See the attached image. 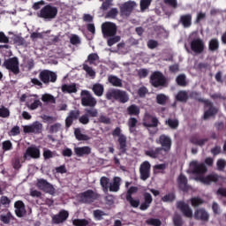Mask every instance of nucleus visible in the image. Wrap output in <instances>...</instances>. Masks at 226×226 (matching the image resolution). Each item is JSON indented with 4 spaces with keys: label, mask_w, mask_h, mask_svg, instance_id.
<instances>
[{
    "label": "nucleus",
    "mask_w": 226,
    "mask_h": 226,
    "mask_svg": "<svg viewBox=\"0 0 226 226\" xmlns=\"http://www.w3.org/2000/svg\"><path fill=\"white\" fill-rule=\"evenodd\" d=\"M194 218L200 222H209V213L204 207L196 208L194 211Z\"/></svg>",
    "instance_id": "obj_17"
},
{
    "label": "nucleus",
    "mask_w": 226,
    "mask_h": 226,
    "mask_svg": "<svg viewBox=\"0 0 226 226\" xmlns=\"http://www.w3.org/2000/svg\"><path fill=\"white\" fill-rule=\"evenodd\" d=\"M74 152L77 154V156H86V154H91V147H78L74 148Z\"/></svg>",
    "instance_id": "obj_31"
},
{
    "label": "nucleus",
    "mask_w": 226,
    "mask_h": 226,
    "mask_svg": "<svg viewBox=\"0 0 226 226\" xmlns=\"http://www.w3.org/2000/svg\"><path fill=\"white\" fill-rule=\"evenodd\" d=\"M199 102L204 103L205 107H208V109L205 111L203 115L204 121H207V118L213 117V116H216V114H218V109L215 108V105H213V102H211L210 101L199 99Z\"/></svg>",
    "instance_id": "obj_3"
},
{
    "label": "nucleus",
    "mask_w": 226,
    "mask_h": 226,
    "mask_svg": "<svg viewBox=\"0 0 226 226\" xmlns=\"http://www.w3.org/2000/svg\"><path fill=\"white\" fill-rule=\"evenodd\" d=\"M108 81L114 87H123V79H119L117 76L109 75Z\"/></svg>",
    "instance_id": "obj_29"
},
{
    "label": "nucleus",
    "mask_w": 226,
    "mask_h": 226,
    "mask_svg": "<svg viewBox=\"0 0 226 226\" xmlns=\"http://www.w3.org/2000/svg\"><path fill=\"white\" fill-rule=\"evenodd\" d=\"M43 157H44V160H49V158H54V152L49 149H44Z\"/></svg>",
    "instance_id": "obj_61"
},
{
    "label": "nucleus",
    "mask_w": 226,
    "mask_h": 226,
    "mask_svg": "<svg viewBox=\"0 0 226 226\" xmlns=\"http://www.w3.org/2000/svg\"><path fill=\"white\" fill-rule=\"evenodd\" d=\"M137 6V3L135 1H129L124 3L120 6V13L123 17H128L132 11H133V8Z\"/></svg>",
    "instance_id": "obj_13"
},
{
    "label": "nucleus",
    "mask_w": 226,
    "mask_h": 226,
    "mask_svg": "<svg viewBox=\"0 0 226 226\" xmlns=\"http://www.w3.org/2000/svg\"><path fill=\"white\" fill-rule=\"evenodd\" d=\"M166 152L163 148H156L155 150H149L146 152L147 156H150V158H162L163 154Z\"/></svg>",
    "instance_id": "obj_28"
},
{
    "label": "nucleus",
    "mask_w": 226,
    "mask_h": 226,
    "mask_svg": "<svg viewBox=\"0 0 226 226\" xmlns=\"http://www.w3.org/2000/svg\"><path fill=\"white\" fill-rule=\"evenodd\" d=\"M137 123H138V121L136 120L135 117H131L128 120L129 130L132 133H133L135 132V126H137Z\"/></svg>",
    "instance_id": "obj_48"
},
{
    "label": "nucleus",
    "mask_w": 226,
    "mask_h": 226,
    "mask_svg": "<svg viewBox=\"0 0 226 226\" xmlns=\"http://www.w3.org/2000/svg\"><path fill=\"white\" fill-rule=\"evenodd\" d=\"M153 0H140L139 5L141 11H146L149 6H151V3Z\"/></svg>",
    "instance_id": "obj_49"
},
{
    "label": "nucleus",
    "mask_w": 226,
    "mask_h": 226,
    "mask_svg": "<svg viewBox=\"0 0 226 226\" xmlns=\"http://www.w3.org/2000/svg\"><path fill=\"white\" fill-rule=\"evenodd\" d=\"M119 89H109L107 93H106V98L107 100H117V93H118Z\"/></svg>",
    "instance_id": "obj_43"
},
{
    "label": "nucleus",
    "mask_w": 226,
    "mask_h": 226,
    "mask_svg": "<svg viewBox=\"0 0 226 226\" xmlns=\"http://www.w3.org/2000/svg\"><path fill=\"white\" fill-rule=\"evenodd\" d=\"M158 118L146 114L144 118H143V124L147 128H156L158 126Z\"/></svg>",
    "instance_id": "obj_18"
},
{
    "label": "nucleus",
    "mask_w": 226,
    "mask_h": 226,
    "mask_svg": "<svg viewBox=\"0 0 226 226\" xmlns=\"http://www.w3.org/2000/svg\"><path fill=\"white\" fill-rule=\"evenodd\" d=\"M129 116H139L140 114V108L135 104H132L127 108Z\"/></svg>",
    "instance_id": "obj_38"
},
{
    "label": "nucleus",
    "mask_w": 226,
    "mask_h": 226,
    "mask_svg": "<svg viewBox=\"0 0 226 226\" xmlns=\"http://www.w3.org/2000/svg\"><path fill=\"white\" fill-rule=\"evenodd\" d=\"M176 82L180 87H186L188 86V82L186 81V74H179L176 78Z\"/></svg>",
    "instance_id": "obj_34"
},
{
    "label": "nucleus",
    "mask_w": 226,
    "mask_h": 226,
    "mask_svg": "<svg viewBox=\"0 0 226 226\" xmlns=\"http://www.w3.org/2000/svg\"><path fill=\"white\" fill-rule=\"evenodd\" d=\"M74 135L77 140H89L91 138L87 134H83L80 129H75Z\"/></svg>",
    "instance_id": "obj_42"
},
{
    "label": "nucleus",
    "mask_w": 226,
    "mask_h": 226,
    "mask_svg": "<svg viewBox=\"0 0 226 226\" xmlns=\"http://www.w3.org/2000/svg\"><path fill=\"white\" fill-rule=\"evenodd\" d=\"M102 31L104 38H109L117 33V26L112 22H105L102 25Z\"/></svg>",
    "instance_id": "obj_7"
},
{
    "label": "nucleus",
    "mask_w": 226,
    "mask_h": 226,
    "mask_svg": "<svg viewBox=\"0 0 226 226\" xmlns=\"http://www.w3.org/2000/svg\"><path fill=\"white\" fill-rule=\"evenodd\" d=\"M208 140L209 139L207 138L199 139V136L197 135H192L190 138L191 144H193L194 146H200V147H202L203 146H205L206 142H207Z\"/></svg>",
    "instance_id": "obj_30"
},
{
    "label": "nucleus",
    "mask_w": 226,
    "mask_h": 226,
    "mask_svg": "<svg viewBox=\"0 0 226 226\" xmlns=\"http://www.w3.org/2000/svg\"><path fill=\"white\" fill-rule=\"evenodd\" d=\"M39 78L43 84H49V82H56L57 80V74L49 70H44L40 72Z\"/></svg>",
    "instance_id": "obj_9"
},
{
    "label": "nucleus",
    "mask_w": 226,
    "mask_h": 226,
    "mask_svg": "<svg viewBox=\"0 0 226 226\" xmlns=\"http://www.w3.org/2000/svg\"><path fill=\"white\" fill-rule=\"evenodd\" d=\"M63 93H77V85L75 83L71 85H64L62 86Z\"/></svg>",
    "instance_id": "obj_37"
},
{
    "label": "nucleus",
    "mask_w": 226,
    "mask_h": 226,
    "mask_svg": "<svg viewBox=\"0 0 226 226\" xmlns=\"http://www.w3.org/2000/svg\"><path fill=\"white\" fill-rule=\"evenodd\" d=\"M147 223L148 225H153V226H160L162 225V222L158 219H148L147 221Z\"/></svg>",
    "instance_id": "obj_62"
},
{
    "label": "nucleus",
    "mask_w": 226,
    "mask_h": 226,
    "mask_svg": "<svg viewBox=\"0 0 226 226\" xmlns=\"http://www.w3.org/2000/svg\"><path fill=\"white\" fill-rule=\"evenodd\" d=\"M150 82L154 87H160L167 84V79H165V76L162 74V72H154L150 77Z\"/></svg>",
    "instance_id": "obj_6"
},
{
    "label": "nucleus",
    "mask_w": 226,
    "mask_h": 226,
    "mask_svg": "<svg viewBox=\"0 0 226 226\" xmlns=\"http://www.w3.org/2000/svg\"><path fill=\"white\" fill-rule=\"evenodd\" d=\"M177 184L182 192H188V190H190V187L188 186V178H186V176L180 174L177 178Z\"/></svg>",
    "instance_id": "obj_22"
},
{
    "label": "nucleus",
    "mask_w": 226,
    "mask_h": 226,
    "mask_svg": "<svg viewBox=\"0 0 226 226\" xmlns=\"http://www.w3.org/2000/svg\"><path fill=\"white\" fill-rule=\"evenodd\" d=\"M191 50L194 54H202L206 49V43L200 38L193 39L190 43Z\"/></svg>",
    "instance_id": "obj_8"
},
{
    "label": "nucleus",
    "mask_w": 226,
    "mask_h": 226,
    "mask_svg": "<svg viewBox=\"0 0 226 226\" xmlns=\"http://www.w3.org/2000/svg\"><path fill=\"white\" fill-rule=\"evenodd\" d=\"M196 181H200L203 185H207V186H209L210 185H213V183L216 185V183L220 181V176L216 173H210L205 177L204 176L197 177Z\"/></svg>",
    "instance_id": "obj_4"
},
{
    "label": "nucleus",
    "mask_w": 226,
    "mask_h": 226,
    "mask_svg": "<svg viewBox=\"0 0 226 226\" xmlns=\"http://www.w3.org/2000/svg\"><path fill=\"white\" fill-rule=\"evenodd\" d=\"M190 96L188 95V92L185 90H180L176 95L177 102H180L181 103H186L188 102Z\"/></svg>",
    "instance_id": "obj_32"
},
{
    "label": "nucleus",
    "mask_w": 226,
    "mask_h": 226,
    "mask_svg": "<svg viewBox=\"0 0 226 226\" xmlns=\"http://www.w3.org/2000/svg\"><path fill=\"white\" fill-rule=\"evenodd\" d=\"M20 102H25L29 110H36L38 107H41V101L38 94H22Z\"/></svg>",
    "instance_id": "obj_2"
},
{
    "label": "nucleus",
    "mask_w": 226,
    "mask_h": 226,
    "mask_svg": "<svg viewBox=\"0 0 226 226\" xmlns=\"http://www.w3.org/2000/svg\"><path fill=\"white\" fill-rule=\"evenodd\" d=\"M126 200L129 201L132 207H139V206H140L139 199H133L132 196H126Z\"/></svg>",
    "instance_id": "obj_45"
},
{
    "label": "nucleus",
    "mask_w": 226,
    "mask_h": 226,
    "mask_svg": "<svg viewBox=\"0 0 226 226\" xmlns=\"http://www.w3.org/2000/svg\"><path fill=\"white\" fill-rule=\"evenodd\" d=\"M79 116H80V111L79 109L71 110L65 118V126L66 128H70L72 124H73V121L75 119L79 118Z\"/></svg>",
    "instance_id": "obj_20"
},
{
    "label": "nucleus",
    "mask_w": 226,
    "mask_h": 226,
    "mask_svg": "<svg viewBox=\"0 0 226 226\" xmlns=\"http://www.w3.org/2000/svg\"><path fill=\"white\" fill-rule=\"evenodd\" d=\"M173 223L174 226H183L185 222H183V217H181V215H175L173 217Z\"/></svg>",
    "instance_id": "obj_56"
},
{
    "label": "nucleus",
    "mask_w": 226,
    "mask_h": 226,
    "mask_svg": "<svg viewBox=\"0 0 226 226\" xmlns=\"http://www.w3.org/2000/svg\"><path fill=\"white\" fill-rule=\"evenodd\" d=\"M25 158H40V148L35 147H30L26 149Z\"/></svg>",
    "instance_id": "obj_26"
},
{
    "label": "nucleus",
    "mask_w": 226,
    "mask_h": 226,
    "mask_svg": "<svg viewBox=\"0 0 226 226\" xmlns=\"http://www.w3.org/2000/svg\"><path fill=\"white\" fill-rule=\"evenodd\" d=\"M204 19H206V13L202 11L199 12L196 17L195 24H200V22H201V20H204Z\"/></svg>",
    "instance_id": "obj_63"
},
{
    "label": "nucleus",
    "mask_w": 226,
    "mask_h": 226,
    "mask_svg": "<svg viewBox=\"0 0 226 226\" xmlns=\"http://www.w3.org/2000/svg\"><path fill=\"white\" fill-rule=\"evenodd\" d=\"M121 41V37L120 36H115L112 38H109L108 40V45L109 47H112V45H115V43H117V41Z\"/></svg>",
    "instance_id": "obj_60"
},
{
    "label": "nucleus",
    "mask_w": 226,
    "mask_h": 226,
    "mask_svg": "<svg viewBox=\"0 0 226 226\" xmlns=\"http://www.w3.org/2000/svg\"><path fill=\"white\" fill-rule=\"evenodd\" d=\"M37 187L40 190L46 192V193H50V195H54V192H55L54 186H52V185H50L45 179H41V178L38 179L37 180Z\"/></svg>",
    "instance_id": "obj_16"
},
{
    "label": "nucleus",
    "mask_w": 226,
    "mask_h": 226,
    "mask_svg": "<svg viewBox=\"0 0 226 226\" xmlns=\"http://www.w3.org/2000/svg\"><path fill=\"white\" fill-rule=\"evenodd\" d=\"M57 7L51 4H47L40 10V11L37 13V17H39V19H42V20H45V22H50L51 20H54L56 17H57Z\"/></svg>",
    "instance_id": "obj_1"
},
{
    "label": "nucleus",
    "mask_w": 226,
    "mask_h": 226,
    "mask_svg": "<svg viewBox=\"0 0 226 226\" xmlns=\"http://www.w3.org/2000/svg\"><path fill=\"white\" fill-rule=\"evenodd\" d=\"M110 180L109 179V177H102L100 179V184L101 186L102 187V191L104 192V193H109V186Z\"/></svg>",
    "instance_id": "obj_35"
},
{
    "label": "nucleus",
    "mask_w": 226,
    "mask_h": 226,
    "mask_svg": "<svg viewBox=\"0 0 226 226\" xmlns=\"http://www.w3.org/2000/svg\"><path fill=\"white\" fill-rule=\"evenodd\" d=\"M157 103L160 105H163L167 103V101L169 100V97H166L165 94H160L156 96Z\"/></svg>",
    "instance_id": "obj_54"
},
{
    "label": "nucleus",
    "mask_w": 226,
    "mask_h": 226,
    "mask_svg": "<svg viewBox=\"0 0 226 226\" xmlns=\"http://www.w3.org/2000/svg\"><path fill=\"white\" fill-rule=\"evenodd\" d=\"M83 70L87 72V74L91 77L92 79H94L96 77V72L94 70H93L92 67H89L87 64H83Z\"/></svg>",
    "instance_id": "obj_46"
},
{
    "label": "nucleus",
    "mask_w": 226,
    "mask_h": 226,
    "mask_svg": "<svg viewBox=\"0 0 226 226\" xmlns=\"http://www.w3.org/2000/svg\"><path fill=\"white\" fill-rule=\"evenodd\" d=\"M177 207L185 218H193V210H192L189 204H186L185 201H178L177 202Z\"/></svg>",
    "instance_id": "obj_11"
},
{
    "label": "nucleus",
    "mask_w": 226,
    "mask_h": 226,
    "mask_svg": "<svg viewBox=\"0 0 226 226\" xmlns=\"http://www.w3.org/2000/svg\"><path fill=\"white\" fill-rule=\"evenodd\" d=\"M139 174L140 179H142V181L149 179V176H151V163H149V162L145 161L140 164Z\"/></svg>",
    "instance_id": "obj_12"
},
{
    "label": "nucleus",
    "mask_w": 226,
    "mask_h": 226,
    "mask_svg": "<svg viewBox=\"0 0 226 226\" xmlns=\"http://www.w3.org/2000/svg\"><path fill=\"white\" fill-rule=\"evenodd\" d=\"M192 172L197 176H203L207 172V167L205 163H199L197 162H191Z\"/></svg>",
    "instance_id": "obj_14"
},
{
    "label": "nucleus",
    "mask_w": 226,
    "mask_h": 226,
    "mask_svg": "<svg viewBox=\"0 0 226 226\" xmlns=\"http://www.w3.org/2000/svg\"><path fill=\"white\" fill-rule=\"evenodd\" d=\"M117 13H119V11H117V8H112L105 16V19H116L117 17Z\"/></svg>",
    "instance_id": "obj_52"
},
{
    "label": "nucleus",
    "mask_w": 226,
    "mask_h": 226,
    "mask_svg": "<svg viewBox=\"0 0 226 226\" xmlns=\"http://www.w3.org/2000/svg\"><path fill=\"white\" fill-rule=\"evenodd\" d=\"M117 100L120 102L121 103H126L128 100H130V97H128V94L123 90H118V93L117 94Z\"/></svg>",
    "instance_id": "obj_36"
},
{
    "label": "nucleus",
    "mask_w": 226,
    "mask_h": 226,
    "mask_svg": "<svg viewBox=\"0 0 226 226\" xmlns=\"http://www.w3.org/2000/svg\"><path fill=\"white\" fill-rule=\"evenodd\" d=\"M68 216H70L68 211L61 210L59 214L52 216V222L56 224L63 223L64 222H66V220H68Z\"/></svg>",
    "instance_id": "obj_19"
},
{
    "label": "nucleus",
    "mask_w": 226,
    "mask_h": 226,
    "mask_svg": "<svg viewBox=\"0 0 226 226\" xmlns=\"http://www.w3.org/2000/svg\"><path fill=\"white\" fill-rule=\"evenodd\" d=\"M100 59V56H98V54L96 53H92L88 55L87 60L90 63V64H96V61Z\"/></svg>",
    "instance_id": "obj_51"
},
{
    "label": "nucleus",
    "mask_w": 226,
    "mask_h": 226,
    "mask_svg": "<svg viewBox=\"0 0 226 226\" xmlns=\"http://www.w3.org/2000/svg\"><path fill=\"white\" fill-rule=\"evenodd\" d=\"M4 66H5V68L7 70H10L11 72H12V73H15V75H17V73H19V58L18 57H13L11 59H8L4 62Z\"/></svg>",
    "instance_id": "obj_15"
},
{
    "label": "nucleus",
    "mask_w": 226,
    "mask_h": 226,
    "mask_svg": "<svg viewBox=\"0 0 226 226\" xmlns=\"http://www.w3.org/2000/svg\"><path fill=\"white\" fill-rule=\"evenodd\" d=\"M81 202H93L96 199V193L91 190H87L79 195Z\"/></svg>",
    "instance_id": "obj_21"
},
{
    "label": "nucleus",
    "mask_w": 226,
    "mask_h": 226,
    "mask_svg": "<svg viewBox=\"0 0 226 226\" xmlns=\"http://www.w3.org/2000/svg\"><path fill=\"white\" fill-rule=\"evenodd\" d=\"M157 144H161L164 151L170 149V138L165 135L160 136L159 139L156 140Z\"/></svg>",
    "instance_id": "obj_27"
},
{
    "label": "nucleus",
    "mask_w": 226,
    "mask_h": 226,
    "mask_svg": "<svg viewBox=\"0 0 226 226\" xmlns=\"http://www.w3.org/2000/svg\"><path fill=\"white\" fill-rule=\"evenodd\" d=\"M220 49V41L217 38H213L208 42V50L210 52H216Z\"/></svg>",
    "instance_id": "obj_33"
},
{
    "label": "nucleus",
    "mask_w": 226,
    "mask_h": 226,
    "mask_svg": "<svg viewBox=\"0 0 226 226\" xmlns=\"http://www.w3.org/2000/svg\"><path fill=\"white\" fill-rule=\"evenodd\" d=\"M0 219L4 223H10V221L11 220V213L7 212L5 214H2L0 215Z\"/></svg>",
    "instance_id": "obj_53"
},
{
    "label": "nucleus",
    "mask_w": 226,
    "mask_h": 226,
    "mask_svg": "<svg viewBox=\"0 0 226 226\" xmlns=\"http://www.w3.org/2000/svg\"><path fill=\"white\" fill-rule=\"evenodd\" d=\"M121 181H122L121 177H115L113 178L112 183H109L108 191L109 190V192H117L121 188Z\"/></svg>",
    "instance_id": "obj_25"
},
{
    "label": "nucleus",
    "mask_w": 226,
    "mask_h": 226,
    "mask_svg": "<svg viewBox=\"0 0 226 226\" xmlns=\"http://www.w3.org/2000/svg\"><path fill=\"white\" fill-rule=\"evenodd\" d=\"M202 204H204V200H202V198L192 197L191 199V205L192 207H199V206H202Z\"/></svg>",
    "instance_id": "obj_44"
},
{
    "label": "nucleus",
    "mask_w": 226,
    "mask_h": 226,
    "mask_svg": "<svg viewBox=\"0 0 226 226\" xmlns=\"http://www.w3.org/2000/svg\"><path fill=\"white\" fill-rule=\"evenodd\" d=\"M15 207V213L16 216H19V218H22L26 215V206L24 205V202L18 200L14 204Z\"/></svg>",
    "instance_id": "obj_23"
},
{
    "label": "nucleus",
    "mask_w": 226,
    "mask_h": 226,
    "mask_svg": "<svg viewBox=\"0 0 226 226\" xmlns=\"http://www.w3.org/2000/svg\"><path fill=\"white\" fill-rule=\"evenodd\" d=\"M72 224L75 226H87L89 225V221L86 219H74L72 220Z\"/></svg>",
    "instance_id": "obj_47"
},
{
    "label": "nucleus",
    "mask_w": 226,
    "mask_h": 226,
    "mask_svg": "<svg viewBox=\"0 0 226 226\" xmlns=\"http://www.w3.org/2000/svg\"><path fill=\"white\" fill-rule=\"evenodd\" d=\"M192 16L191 13L181 15L179 24H181L185 29H188V27H192Z\"/></svg>",
    "instance_id": "obj_24"
},
{
    "label": "nucleus",
    "mask_w": 226,
    "mask_h": 226,
    "mask_svg": "<svg viewBox=\"0 0 226 226\" xmlns=\"http://www.w3.org/2000/svg\"><path fill=\"white\" fill-rule=\"evenodd\" d=\"M0 117H10V109L4 106H0Z\"/></svg>",
    "instance_id": "obj_55"
},
{
    "label": "nucleus",
    "mask_w": 226,
    "mask_h": 226,
    "mask_svg": "<svg viewBox=\"0 0 226 226\" xmlns=\"http://www.w3.org/2000/svg\"><path fill=\"white\" fill-rule=\"evenodd\" d=\"M42 130L43 124L38 121L34 122L32 124L23 126V132L25 133H41Z\"/></svg>",
    "instance_id": "obj_10"
},
{
    "label": "nucleus",
    "mask_w": 226,
    "mask_h": 226,
    "mask_svg": "<svg viewBox=\"0 0 226 226\" xmlns=\"http://www.w3.org/2000/svg\"><path fill=\"white\" fill-rule=\"evenodd\" d=\"M147 47L148 49H156V47H158V41H156L155 40H149L147 41Z\"/></svg>",
    "instance_id": "obj_64"
},
{
    "label": "nucleus",
    "mask_w": 226,
    "mask_h": 226,
    "mask_svg": "<svg viewBox=\"0 0 226 226\" xmlns=\"http://www.w3.org/2000/svg\"><path fill=\"white\" fill-rule=\"evenodd\" d=\"M79 122L81 124H89V116L86 113L79 117Z\"/></svg>",
    "instance_id": "obj_58"
},
{
    "label": "nucleus",
    "mask_w": 226,
    "mask_h": 226,
    "mask_svg": "<svg viewBox=\"0 0 226 226\" xmlns=\"http://www.w3.org/2000/svg\"><path fill=\"white\" fill-rule=\"evenodd\" d=\"M41 99L43 103H56V97L50 94H42Z\"/></svg>",
    "instance_id": "obj_41"
},
{
    "label": "nucleus",
    "mask_w": 226,
    "mask_h": 226,
    "mask_svg": "<svg viewBox=\"0 0 226 226\" xmlns=\"http://www.w3.org/2000/svg\"><path fill=\"white\" fill-rule=\"evenodd\" d=\"M216 165H217V170H220V171L224 170L226 167V161L223 159H218Z\"/></svg>",
    "instance_id": "obj_57"
},
{
    "label": "nucleus",
    "mask_w": 226,
    "mask_h": 226,
    "mask_svg": "<svg viewBox=\"0 0 226 226\" xmlns=\"http://www.w3.org/2000/svg\"><path fill=\"white\" fill-rule=\"evenodd\" d=\"M119 150L121 153H126V136L122 135L118 137Z\"/></svg>",
    "instance_id": "obj_40"
},
{
    "label": "nucleus",
    "mask_w": 226,
    "mask_h": 226,
    "mask_svg": "<svg viewBox=\"0 0 226 226\" xmlns=\"http://www.w3.org/2000/svg\"><path fill=\"white\" fill-rule=\"evenodd\" d=\"M70 41H71L72 45H79V44H80V37H79L76 34H73L71 36Z\"/></svg>",
    "instance_id": "obj_59"
},
{
    "label": "nucleus",
    "mask_w": 226,
    "mask_h": 226,
    "mask_svg": "<svg viewBox=\"0 0 226 226\" xmlns=\"http://www.w3.org/2000/svg\"><path fill=\"white\" fill-rule=\"evenodd\" d=\"M92 89L95 96H103V91H104L103 85L100 83H96L93 86Z\"/></svg>",
    "instance_id": "obj_39"
},
{
    "label": "nucleus",
    "mask_w": 226,
    "mask_h": 226,
    "mask_svg": "<svg viewBox=\"0 0 226 226\" xmlns=\"http://www.w3.org/2000/svg\"><path fill=\"white\" fill-rule=\"evenodd\" d=\"M81 103L83 107H94L97 102L89 91L83 90L81 91Z\"/></svg>",
    "instance_id": "obj_5"
},
{
    "label": "nucleus",
    "mask_w": 226,
    "mask_h": 226,
    "mask_svg": "<svg viewBox=\"0 0 226 226\" xmlns=\"http://www.w3.org/2000/svg\"><path fill=\"white\" fill-rule=\"evenodd\" d=\"M86 114L88 115V117H98V109L91 108L85 109Z\"/></svg>",
    "instance_id": "obj_50"
}]
</instances>
